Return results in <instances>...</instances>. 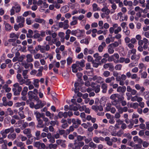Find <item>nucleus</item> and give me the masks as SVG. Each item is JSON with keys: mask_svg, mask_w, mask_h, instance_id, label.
I'll list each match as a JSON object with an SVG mask.
<instances>
[{"mask_svg": "<svg viewBox=\"0 0 149 149\" xmlns=\"http://www.w3.org/2000/svg\"><path fill=\"white\" fill-rule=\"evenodd\" d=\"M78 143L75 142L74 143H70L69 144L68 147L71 148L72 149H80Z\"/></svg>", "mask_w": 149, "mask_h": 149, "instance_id": "9b49d317", "label": "nucleus"}, {"mask_svg": "<svg viewBox=\"0 0 149 149\" xmlns=\"http://www.w3.org/2000/svg\"><path fill=\"white\" fill-rule=\"evenodd\" d=\"M115 80V79L114 77H108L105 79V82L107 83H111L112 81H114Z\"/></svg>", "mask_w": 149, "mask_h": 149, "instance_id": "7c9ffc66", "label": "nucleus"}, {"mask_svg": "<svg viewBox=\"0 0 149 149\" xmlns=\"http://www.w3.org/2000/svg\"><path fill=\"white\" fill-rule=\"evenodd\" d=\"M39 80L38 79H36L33 80V85L35 87L38 88L39 86Z\"/></svg>", "mask_w": 149, "mask_h": 149, "instance_id": "a18cd8bd", "label": "nucleus"}, {"mask_svg": "<svg viewBox=\"0 0 149 149\" xmlns=\"http://www.w3.org/2000/svg\"><path fill=\"white\" fill-rule=\"evenodd\" d=\"M6 112L8 113L9 115L10 116L13 115L14 114L13 111L11 110V108H8L7 109Z\"/></svg>", "mask_w": 149, "mask_h": 149, "instance_id": "052dcab7", "label": "nucleus"}, {"mask_svg": "<svg viewBox=\"0 0 149 149\" xmlns=\"http://www.w3.org/2000/svg\"><path fill=\"white\" fill-rule=\"evenodd\" d=\"M19 35L16 34L14 33H12L10 34L9 37L10 38H16L18 39L19 38Z\"/></svg>", "mask_w": 149, "mask_h": 149, "instance_id": "8fccbe9b", "label": "nucleus"}, {"mask_svg": "<svg viewBox=\"0 0 149 149\" xmlns=\"http://www.w3.org/2000/svg\"><path fill=\"white\" fill-rule=\"evenodd\" d=\"M14 131V128L12 126L10 128L6 129L5 130H2L0 132V133L1 134L2 137L6 138L7 136V134L9 132L12 133Z\"/></svg>", "mask_w": 149, "mask_h": 149, "instance_id": "7ed1b4c3", "label": "nucleus"}, {"mask_svg": "<svg viewBox=\"0 0 149 149\" xmlns=\"http://www.w3.org/2000/svg\"><path fill=\"white\" fill-rule=\"evenodd\" d=\"M85 61L84 59L82 60L81 61H77V64H79V65L81 68H83L85 66Z\"/></svg>", "mask_w": 149, "mask_h": 149, "instance_id": "37998d69", "label": "nucleus"}, {"mask_svg": "<svg viewBox=\"0 0 149 149\" xmlns=\"http://www.w3.org/2000/svg\"><path fill=\"white\" fill-rule=\"evenodd\" d=\"M38 123L36 125V127L38 128H41L44 127L45 126L44 124L43 123V121L42 120L39 119L37 120Z\"/></svg>", "mask_w": 149, "mask_h": 149, "instance_id": "f3484780", "label": "nucleus"}, {"mask_svg": "<svg viewBox=\"0 0 149 149\" xmlns=\"http://www.w3.org/2000/svg\"><path fill=\"white\" fill-rule=\"evenodd\" d=\"M40 52L43 53H45L46 50L45 49L44 46H41L40 45Z\"/></svg>", "mask_w": 149, "mask_h": 149, "instance_id": "69168bd1", "label": "nucleus"}, {"mask_svg": "<svg viewBox=\"0 0 149 149\" xmlns=\"http://www.w3.org/2000/svg\"><path fill=\"white\" fill-rule=\"evenodd\" d=\"M89 38H86L84 39L81 40L80 42L81 43H85L86 45H88L89 43Z\"/></svg>", "mask_w": 149, "mask_h": 149, "instance_id": "4c0bfd02", "label": "nucleus"}, {"mask_svg": "<svg viewBox=\"0 0 149 149\" xmlns=\"http://www.w3.org/2000/svg\"><path fill=\"white\" fill-rule=\"evenodd\" d=\"M122 67V65L120 64H117L115 67V69L116 70H120Z\"/></svg>", "mask_w": 149, "mask_h": 149, "instance_id": "774afa93", "label": "nucleus"}, {"mask_svg": "<svg viewBox=\"0 0 149 149\" xmlns=\"http://www.w3.org/2000/svg\"><path fill=\"white\" fill-rule=\"evenodd\" d=\"M42 56V54L39 53H36L34 55V58L36 59H41Z\"/></svg>", "mask_w": 149, "mask_h": 149, "instance_id": "c03bdc74", "label": "nucleus"}, {"mask_svg": "<svg viewBox=\"0 0 149 149\" xmlns=\"http://www.w3.org/2000/svg\"><path fill=\"white\" fill-rule=\"evenodd\" d=\"M116 107L118 110V113H122L123 112V107H121L120 105H116Z\"/></svg>", "mask_w": 149, "mask_h": 149, "instance_id": "603ef678", "label": "nucleus"}, {"mask_svg": "<svg viewBox=\"0 0 149 149\" xmlns=\"http://www.w3.org/2000/svg\"><path fill=\"white\" fill-rule=\"evenodd\" d=\"M13 28V27L11 26L9 24L6 23L5 24V28L6 29L7 31L10 30Z\"/></svg>", "mask_w": 149, "mask_h": 149, "instance_id": "bf43d9fd", "label": "nucleus"}, {"mask_svg": "<svg viewBox=\"0 0 149 149\" xmlns=\"http://www.w3.org/2000/svg\"><path fill=\"white\" fill-rule=\"evenodd\" d=\"M52 32V31L50 30H46L45 31V33L47 35H51L52 37L53 38H55L57 36V34L56 33Z\"/></svg>", "mask_w": 149, "mask_h": 149, "instance_id": "2eb2a0df", "label": "nucleus"}, {"mask_svg": "<svg viewBox=\"0 0 149 149\" xmlns=\"http://www.w3.org/2000/svg\"><path fill=\"white\" fill-rule=\"evenodd\" d=\"M27 62H24L22 63V65L23 66L25 69H27L29 68L30 67L32 68L33 67V64L31 63H29Z\"/></svg>", "mask_w": 149, "mask_h": 149, "instance_id": "4468645a", "label": "nucleus"}, {"mask_svg": "<svg viewBox=\"0 0 149 149\" xmlns=\"http://www.w3.org/2000/svg\"><path fill=\"white\" fill-rule=\"evenodd\" d=\"M92 79L94 81L96 80L97 82L98 83H101V82H102V81L103 80V78L101 77L96 75L94 76L92 78Z\"/></svg>", "mask_w": 149, "mask_h": 149, "instance_id": "f8f14e48", "label": "nucleus"}, {"mask_svg": "<svg viewBox=\"0 0 149 149\" xmlns=\"http://www.w3.org/2000/svg\"><path fill=\"white\" fill-rule=\"evenodd\" d=\"M101 10L104 12L107 16H108L111 12V10L107 7H104L101 9Z\"/></svg>", "mask_w": 149, "mask_h": 149, "instance_id": "5701e85b", "label": "nucleus"}, {"mask_svg": "<svg viewBox=\"0 0 149 149\" xmlns=\"http://www.w3.org/2000/svg\"><path fill=\"white\" fill-rule=\"evenodd\" d=\"M28 95H29V99L32 100V99L34 98L35 100H39L37 96H35L33 95L32 91H29L28 92Z\"/></svg>", "mask_w": 149, "mask_h": 149, "instance_id": "ddd939ff", "label": "nucleus"}, {"mask_svg": "<svg viewBox=\"0 0 149 149\" xmlns=\"http://www.w3.org/2000/svg\"><path fill=\"white\" fill-rule=\"evenodd\" d=\"M103 68L105 69H107L108 68L109 70L110 71H112L114 69L113 64L111 63H105L103 65Z\"/></svg>", "mask_w": 149, "mask_h": 149, "instance_id": "39448f33", "label": "nucleus"}, {"mask_svg": "<svg viewBox=\"0 0 149 149\" xmlns=\"http://www.w3.org/2000/svg\"><path fill=\"white\" fill-rule=\"evenodd\" d=\"M28 125V124L27 122H24L22 124V126L20 127V129L22 130H23L27 127Z\"/></svg>", "mask_w": 149, "mask_h": 149, "instance_id": "5fc2aeb1", "label": "nucleus"}, {"mask_svg": "<svg viewBox=\"0 0 149 149\" xmlns=\"http://www.w3.org/2000/svg\"><path fill=\"white\" fill-rule=\"evenodd\" d=\"M23 132L25 134H28L31 133V130L29 128H26L23 130Z\"/></svg>", "mask_w": 149, "mask_h": 149, "instance_id": "680f3d73", "label": "nucleus"}, {"mask_svg": "<svg viewBox=\"0 0 149 149\" xmlns=\"http://www.w3.org/2000/svg\"><path fill=\"white\" fill-rule=\"evenodd\" d=\"M69 10V7L67 6H64L61 8V11L62 13H65L68 12Z\"/></svg>", "mask_w": 149, "mask_h": 149, "instance_id": "c85d7f7f", "label": "nucleus"}, {"mask_svg": "<svg viewBox=\"0 0 149 149\" xmlns=\"http://www.w3.org/2000/svg\"><path fill=\"white\" fill-rule=\"evenodd\" d=\"M106 46V44L104 42H102L101 44L99 46L98 48V51L99 52H102L104 48Z\"/></svg>", "mask_w": 149, "mask_h": 149, "instance_id": "412c9836", "label": "nucleus"}, {"mask_svg": "<svg viewBox=\"0 0 149 149\" xmlns=\"http://www.w3.org/2000/svg\"><path fill=\"white\" fill-rule=\"evenodd\" d=\"M89 146L90 147L94 149L96 148L97 147L96 145L92 141H91L89 143Z\"/></svg>", "mask_w": 149, "mask_h": 149, "instance_id": "13d9d810", "label": "nucleus"}, {"mask_svg": "<svg viewBox=\"0 0 149 149\" xmlns=\"http://www.w3.org/2000/svg\"><path fill=\"white\" fill-rule=\"evenodd\" d=\"M111 104L110 103H107L106 104V110L107 111H109L111 109Z\"/></svg>", "mask_w": 149, "mask_h": 149, "instance_id": "4d7b16f0", "label": "nucleus"}, {"mask_svg": "<svg viewBox=\"0 0 149 149\" xmlns=\"http://www.w3.org/2000/svg\"><path fill=\"white\" fill-rule=\"evenodd\" d=\"M38 104H39V106H40V108H42L46 104V103L44 101L42 102L40 100L38 101Z\"/></svg>", "mask_w": 149, "mask_h": 149, "instance_id": "de8ad7c7", "label": "nucleus"}, {"mask_svg": "<svg viewBox=\"0 0 149 149\" xmlns=\"http://www.w3.org/2000/svg\"><path fill=\"white\" fill-rule=\"evenodd\" d=\"M113 58L114 60L113 61L115 63H117L119 62V56L117 53L114 54L113 55H112Z\"/></svg>", "mask_w": 149, "mask_h": 149, "instance_id": "b1692460", "label": "nucleus"}, {"mask_svg": "<svg viewBox=\"0 0 149 149\" xmlns=\"http://www.w3.org/2000/svg\"><path fill=\"white\" fill-rule=\"evenodd\" d=\"M134 141L135 143H137L139 144H141L143 140L139 138L138 136H135L133 137Z\"/></svg>", "mask_w": 149, "mask_h": 149, "instance_id": "a211bd4d", "label": "nucleus"}, {"mask_svg": "<svg viewBox=\"0 0 149 149\" xmlns=\"http://www.w3.org/2000/svg\"><path fill=\"white\" fill-rule=\"evenodd\" d=\"M104 140L106 142V143L108 146H111L113 145V143L109 137H105L104 138Z\"/></svg>", "mask_w": 149, "mask_h": 149, "instance_id": "aec40b11", "label": "nucleus"}, {"mask_svg": "<svg viewBox=\"0 0 149 149\" xmlns=\"http://www.w3.org/2000/svg\"><path fill=\"white\" fill-rule=\"evenodd\" d=\"M43 121L45 122V126H48L49 124V120L48 118L45 116L42 117Z\"/></svg>", "mask_w": 149, "mask_h": 149, "instance_id": "2f4dec72", "label": "nucleus"}, {"mask_svg": "<svg viewBox=\"0 0 149 149\" xmlns=\"http://www.w3.org/2000/svg\"><path fill=\"white\" fill-rule=\"evenodd\" d=\"M69 21L68 20H65L64 22L63 27V29H68L69 27V25L68 23Z\"/></svg>", "mask_w": 149, "mask_h": 149, "instance_id": "a19ab883", "label": "nucleus"}, {"mask_svg": "<svg viewBox=\"0 0 149 149\" xmlns=\"http://www.w3.org/2000/svg\"><path fill=\"white\" fill-rule=\"evenodd\" d=\"M35 21L37 22H38L39 23H42L43 25H45L46 24L45 21L43 19L36 18L35 19Z\"/></svg>", "mask_w": 149, "mask_h": 149, "instance_id": "473e14b6", "label": "nucleus"}, {"mask_svg": "<svg viewBox=\"0 0 149 149\" xmlns=\"http://www.w3.org/2000/svg\"><path fill=\"white\" fill-rule=\"evenodd\" d=\"M126 90V87L125 86L118 87L117 90V91L118 92H121L122 93H124Z\"/></svg>", "mask_w": 149, "mask_h": 149, "instance_id": "a878e982", "label": "nucleus"}, {"mask_svg": "<svg viewBox=\"0 0 149 149\" xmlns=\"http://www.w3.org/2000/svg\"><path fill=\"white\" fill-rule=\"evenodd\" d=\"M110 72L108 71H105L103 72V75L105 77H108L110 76Z\"/></svg>", "mask_w": 149, "mask_h": 149, "instance_id": "3c124183", "label": "nucleus"}, {"mask_svg": "<svg viewBox=\"0 0 149 149\" xmlns=\"http://www.w3.org/2000/svg\"><path fill=\"white\" fill-rule=\"evenodd\" d=\"M92 109L96 112H97L98 110L102 111L103 110V108L102 106L101 105H93L91 107Z\"/></svg>", "mask_w": 149, "mask_h": 149, "instance_id": "0eeeda50", "label": "nucleus"}, {"mask_svg": "<svg viewBox=\"0 0 149 149\" xmlns=\"http://www.w3.org/2000/svg\"><path fill=\"white\" fill-rule=\"evenodd\" d=\"M93 10V11H96L100 10V9L98 7L97 4L96 3H93L92 5Z\"/></svg>", "mask_w": 149, "mask_h": 149, "instance_id": "c9c22d12", "label": "nucleus"}, {"mask_svg": "<svg viewBox=\"0 0 149 149\" xmlns=\"http://www.w3.org/2000/svg\"><path fill=\"white\" fill-rule=\"evenodd\" d=\"M119 43L117 41L113 43L109 44V47H113L115 48L118 47L119 45Z\"/></svg>", "mask_w": 149, "mask_h": 149, "instance_id": "79ce46f5", "label": "nucleus"}, {"mask_svg": "<svg viewBox=\"0 0 149 149\" xmlns=\"http://www.w3.org/2000/svg\"><path fill=\"white\" fill-rule=\"evenodd\" d=\"M126 28L123 29V31L125 35L127 36H129L130 33V31L129 30L127 29Z\"/></svg>", "mask_w": 149, "mask_h": 149, "instance_id": "e2e57ef3", "label": "nucleus"}, {"mask_svg": "<svg viewBox=\"0 0 149 149\" xmlns=\"http://www.w3.org/2000/svg\"><path fill=\"white\" fill-rule=\"evenodd\" d=\"M16 134L15 133L10 134L7 136V137L8 139L13 140L16 138Z\"/></svg>", "mask_w": 149, "mask_h": 149, "instance_id": "cd10ccee", "label": "nucleus"}, {"mask_svg": "<svg viewBox=\"0 0 149 149\" xmlns=\"http://www.w3.org/2000/svg\"><path fill=\"white\" fill-rule=\"evenodd\" d=\"M26 61L28 63H31L33 61L34 59L32 55L30 54H27L26 56Z\"/></svg>", "mask_w": 149, "mask_h": 149, "instance_id": "4be33fe9", "label": "nucleus"}, {"mask_svg": "<svg viewBox=\"0 0 149 149\" xmlns=\"http://www.w3.org/2000/svg\"><path fill=\"white\" fill-rule=\"evenodd\" d=\"M123 3L125 6H128L130 7L132 6L133 5V3L132 1H128L127 0H124L123 1Z\"/></svg>", "mask_w": 149, "mask_h": 149, "instance_id": "f704fd0d", "label": "nucleus"}, {"mask_svg": "<svg viewBox=\"0 0 149 149\" xmlns=\"http://www.w3.org/2000/svg\"><path fill=\"white\" fill-rule=\"evenodd\" d=\"M13 8H14L16 13H19L21 10V7L19 5H15L13 6Z\"/></svg>", "mask_w": 149, "mask_h": 149, "instance_id": "c756f323", "label": "nucleus"}, {"mask_svg": "<svg viewBox=\"0 0 149 149\" xmlns=\"http://www.w3.org/2000/svg\"><path fill=\"white\" fill-rule=\"evenodd\" d=\"M139 104L137 102L133 103L132 104H131L130 107L133 108L134 109H136L138 107Z\"/></svg>", "mask_w": 149, "mask_h": 149, "instance_id": "864d4df0", "label": "nucleus"}, {"mask_svg": "<svg viewBox=\"0 0 149 149\" xmlns=\"http://www.w3.org/2000/svg\"><path fill=\"white\" fill-rule=\"evenodd\" d=\"M19 83H16L13 85L14 88H12V91L15 95H19L22 89V87L20 86Z\"/></svg>", "mask_w": 149, "mask_h": 149, "instance_id": "f03ea898", "label": "nucleus"}, {"mask_svg": "<svg viewBox=\"0 0 149 149\" xmlns=\"http://www.w3.org/2000/svg\"><path fill=\"white\" fill-rule=\"evenodd\" d=\"M71 67L73 72L74 73H76L77 72L78 69L75 67V65H74L73 64L72 65Z\"/></svg>", "mask_w": 149, "mask_h": 149, "instance_id": "0e129e2a", "label": "nucleus"}, {"mask_svg": "<svg viewBox=\"0 0 149 149\" xmlns=\"http://www.w3.org/2000/svg\"><path fill=\"white\" fill-rule=\"evenodd\" d=\"M102 89V93H106L107 90L108 86L107 84L105 83H102L101 86Z\"/></svg>", "mask_w": 149, "mask_h": 149, "instance_id": "6ab92c4d", "label": "nucleus"}, {"mask_svg": "<svg viewBox=\"0 0 149 149\" xmlns=\"http://www.w3.org/2000/svg\"><path fill=\"white\" fill-rule=\"evenodd\" d=\"M91 86L95 93H97L100 91V85L96 84L94 83V85L92 84Z\"/></svg>", "mask_w": 149, "mask_h": 149, "instance_id": "1a4fd4ad", "label": "nucleus"}, {"mask_svg": "<svg viewBox=\"0 0 149 149\" xmlns=\"http://www.w3.org/2000/svg\"><path fill=\"white\" fill-rule=\"evenodd\" d=\"M28 71V70L26 69L22 71V74L23 79H26L29 78V76L27 74Z\"/></svg>", "mask_w": 149, "mask_h": 149, "instance_id": "393cba45", "label": "nucleus"}, {"mask_svg": "<svg viewBox=\"0 0 149 149\" xmlns=\"http://www.w3.org/2000/svg\"><path fill=\"white\" fill-rule=\"evenodd\" d=\"M81 120L79 119H72V123L75 128L78 127L79 125L81 124Z\"/></svg>", "mask_w": 149, "mask_h": 149, "instance_id": "423d86ee", "label": "nucleus"}, {"mask_svg": "<svg viewBox=\"0 0 149 149\" xmlns=\"http://www.w3.org/2000/svg\"><path fill=\"white\" fill-rule=\"evenodd\" d=\"M61 122L62 123L61 127L62 128L65 129L68 127V125L66 120L62 118L61 120Z\"/></svg>", "mask_w": 149, "mask_h": 149, "instance_id": "dca6fc26", "label": "nucleus"}, {"mask_svg": "<svg viewBox=\"0 0 149 149\" xmlns=\"http://www.w3.org/2000/svg\"><path fill=\"white\" fill-rule=\"evenodd\" d=\"M77 106H74L73 105H70L69 106V109L70 110H74L76 111L78 110V108Z\"/></svg>", "mask_w": 149, "mask_h": 149, "instance_id": "49530a36", "label": "nucleus"}, {"mask_svg": "<svg viewBox=\"0 0 149 149\" xmlns=\"http://www.w3.org/2000/svg\"><path fill=\"white\" fill-rule=\"evenodd\" d=\"M16 77L18 82L19 83V84L21 85L25 84L26 85H29L31 83L30 79H29L28 78L26 79H23L20 74H17Z\"/></svg>", "mask_w": 149, "mask_h": 149, "instance_id": "f257e3e1", "label": "nucleus"}, {"mask_svg": "<svg viewBox=\"0 0 149 149\" xmlns=\"http://www.w3.org/2000/svg\"><path fill=\"white\" fill-rule=\"evenodd\" d=\"M33 32L31 29H29L28 33H26V37L27 38H32L33 37Z\"/></svg>", "mask_w": 149, "mask_h": 149, "instance_id": "e433bc0d", "label": "nucleus"}, {"mask_svg": "<svg viewBox=\"0 0 149 149\" xmlns=\"http://www.w3.org/2000/svg\"><path fill=\"white\" fill-rule=\"evenodd\" d=\"M17 22L19 23V25L20 28H22L24 26L25 22V18L22 16H18L16 19Z\"/></svg>", "mask_w": 149, "mask_h": 149, "instance_id": "20e7f679", "label": "nucleus"}, {"mask_svg": "<svg viewBox=\"0 0 149 149\" xmlns=\"http://www.w3.org/2000/svg\"><path fill=\"white\" fill-rule=\"evenodd\" d=\"M34 115L36 116L37 120L39 119H40V118L41 117V114L40 112L36 111L34 112Z\"/></svg>", "mask_w": 149, "mask_h": 149, "instance_id": "58836bf2", "label": "nucleus"}, {"mask_svg": "<svg viewBox=\"0 0 149 149\" xmlns=\"http://www.w3.org/2000/svg\"><path fill=\"white\" fill-rule=\"evenodd\" d=\"M127 91L129 93H130V94L132 95H135L137 93V91L136 90L134 89H132L129 86H127Z\"/></svg>", "mask_w": 149, "mask_h": 149, "instance_id": "9d476101", "label": "nucleus"}, {"mask_svg": "<svg viewBox=\"0 0 149 149\" xmlns=\"http://www.w3.org/2000/svg\"><path fill=\"white\" fill-rule=\"evenodd\" d=\"M85 138H86V136H82L81 135H79L77 137V139L78 141H81Z\"/></svg>", "mask_w": 149, "mask_h": 149, "instance_id": "338daca9", "label": "nucleus"}, {"mask_svg": "<svg viewBox=\"0 0 149 149\" xmlns=\"http://www.w3.org/2000/svg\"><path fill=\"white\" fill-rule=\"evenodd\" d=\"M45 115L47 117H49V118L50 120H52L54 118V113H51L49 111H47L45 113Z\"/></svg>", "mask_w": 149, "mask_h": 149, "instance_id": "72a5a7b5", "label": "nucleus"}, {"mask_svg": "<svg viewBox=\"0 0 149 149\" xmlns=\"http://www.w3.org/2000/svg\"><path fill=\"white\" fill-rule=\"evenodd\" d=\"M93 57L95 58V61L96 62H98L101 59L102 57L99 55V53H97L93 54Z\"/></svg>", "mask_w": 149, "mask_h": 149, "instance_id": "bb28decb", "label": "nucleus"}, {"mask_svg": "<svg viewBox=\"0 0 149 149\" xmlns=\"http://www.w3.org/2000/svg\"><path fill=\"white\" fill-rule=\"evenodd\" d=\"M120 95L118 94H112L110 96V98L112 100H114L116 98L119 99V98Z\"/></svg>", "mask_w": 149, "mask_h": 149, "instance_id": "ea45409f", "label": "nucleus"}, {"mask_svg": "<svg viewBox=\"0 0 149 149\" xmlns=\"http://www.w3.org/2000/svg\"><path fill=\"white\" fill-rule=\"evenodd\" d=\"M82 33V32L79 29L75 30H72L71 31V34L72 35L77 36L78 37L81 36Z\"/></svg>", "mask_w": 149, "mask_h": 149, "instance_id": "6e6552de", "label": "nucleus"}, {"mask_svg": "<svg viewBox=\"0 0 149 149\" xmlns=\"http://www.w3.org/2000/svg\"><path fill=\"white\" fill-rule=\"evenodd\" d=\"M130 124L128 125V127L129 129H131L132 128L134 124V120L133 119L130 120Z\"/></svg>", "mask_w": 149, "mask_h": 149, "instance_id": "6e6d98bb", "label": "nucleus"}, {"mask_svg": "<svg viewBox=\"0 0 149 149\" xmlns=\"http://www.w3.org/2000/svg\"><path fill=\"white\" fill-rule=\"evenodd\" d=\"M143 95L145 98L146 100H149V92L148 91L144 92L143 93Z\"/></svg>", "mask_w": 149, "mask_h": 149, "instance_id": "09e8293b", "label": "nucleus"}]
</instances>
